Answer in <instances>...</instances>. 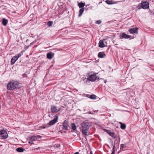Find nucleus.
<instances>
[{"instance_id":"nucleus-34","label":"nucleus","mask_w":154,"mask_h":154,"mask_svg":"<svg viewBox=\"0 0 154 154\" xmlns=\"http://www.w3.org/2000/svg\"><path fill=\"white\" fill-rule=\"evenodd\" d=\"M74 154H79V152H75Z\"/></svg>"},{"instance_id":"nucleus-15","label":"nucleus","mask_w":154,"mask_h":154,"mask_svg":"<svg viewBox=\"0 0 154 154\" xmlns=\"http://www.w3.org/2000/svg\"><path fill=\"white\" fill-rule=\"evenodd\" d=\"M17 60L18 59L15 56L13 57L11 60V63L13 64H14Z\"/></svg>"},{"instance_id":"nucleus-39","label":"nucleus","mask_w":154,"mask_h":154,"mask_svg":"<svg viewBox=\"0 0 154 154\" xmlns=\"http://www.w3.org/2000/svg\"><path fill=\"white\" fill-rule=\"evenodd\" d=\"M152 51H154V50H152Z\"/></svg>"},{"instance_id":"nucleus-7","label":"nucleus","mask_w":154,"mask_h":154,"mask_svg":"<svg viewBox=\"0 0 154 154\" xmlns=\"http://www.w3.org/2000/svg\"><path fill=\"white\" fill-rule=\"evenodd\" d=\"M61 108L60 106H57L54 105H52L51 107V112L54 113H57L59 111Z\"/></svg>"},{"instance_id":"nucleus-4","label":"nucleus","mask_w":154,"mask_h":154,"mask_svg":"<svg viewBox=\"0 0 154 154\" xmlns=\"http://www.w3.org/2000/svg\"><path fill=\"white\" fill-rule=\"evenodd\" d=\"M58 118V117L57 115H56L55 116L53 119L50 121L49 123L47 124L46 125H44L43 128L44 129L46 128L50 127L51 126L54 125L57 122Z\"/></svg>"},{"instance_id":"nucleus-5","label":"nucleus","mask_w":154,"mask_h":154,"mask_svg":"<svg viewBox=\"0 0 154 154\" xmlns=\"http://www.w3.org/2000/svg\"><path fill=\"white\" fill-rule=\"evenodd\" d=\"M8 137V134L4 130H0V137L2 139H5Z\"/></svg>"},{"instance_id":"nucleus-19","label":"nucleus","mask_w":154,"mask_h":154,"mask_svg":"<svg viewBox=\"0 0 154 154\" xmlns=\"http://www.w3.org/2000/svg\"><path fill=\"white\" fill-rule=\"evenodd\" d=\"M30 141H35L37 139V137L35 136H33L30 137Z\"/></svg>"},{"instance_id":"nucleus-26","label":"nucleus","mask_w":154,"mask_h":154,"mask_svg":"<svg viewBox=\"0 0 154 154\" xmlns=\"http://www.w3.org/2000/svg\"><path fill=\"white\" fill-rule=\"evenodd\" d=\"M106 3L108 5H110L112 4L111 1L108 0H106Z\"/></svg>"},{"instance_id":"nucleus-6","label":"nucleus","mask_w":154,"mask_h":154,"mask_svg":"<svg viewBox=\"0 0 154 154\" xmlns=\"http://www.w3.org/2000/svg\"><path fill=\"white\" fill-rule=\"evenodd\" d=\"M141 5V8L143 9H147L149 7V4L146 1H142L139 5Z\"/></svg>"},{"instance_id":"nucleus-25","label":"nucleus","mask_w":154,"mask_h":154,"mask_svg":"<svg viewBox=\"0 0 154 154\" xmlns=\"http://www.w3.org/2000/svg\"><path fill=\"white\" fill-rule=\"evenodd\" d=\"M22 54V53H20L17 54L16 56H15L16 57V58L18 59L20 57Z\"/></svg>"},{"instance_id":"nucleus-38","label":"nucleus","mask_w":154,"mask_h":154,"mask_svg":"<svg viewBox=\"0 0 154 154\" xmlns=\"http://www.w3.org/2000/svg\"><path fill=\"white\" fill-rule=\"evenodd\" d=\"M102 80V82H103L104 83V81H103V80Z\"/></svg>"},{"instance_id":"nucleus-30","label":"nucleus","mask_w":154,"mask_h":154,"mask_svg":"<svg viewBox=\"0 0 154 154\" xmlns=\"http://www.w3.org/2000/svg\"><path fill=\"white\" fill-rule=\"evenodd\" d=\"M124 144H122L121 145V147H122L123 148H124Z\"/></svg>"},{"instance_id":"nucleus-35","label":"nucleus","mask_w":154,"mask_h":154,"mask_svg":"<svg viewBox=\"0 0 154 154\" xmlns=\"http://www.w3.org/2000/svg\"><path fill=\"white\" fill-rule=\"evenodd\" d=\"M119 123L120 124H121V125H122V124H123V123H122V122H119Z\"/></svg>"},{"instance_id":"nucleus-3","label":"nucleus","mask_w":154,"mask_h":154,"mask_svg":"<svg viewBox=\"0 0 154 154\" xmlns=\"http://www.w3.org/2000/svg\"><path fill=\"white\" fill-rule=\"evenodd\" d=\"M82 132L85 136L87 135L88 131L90 127L89 124L87 122H83L81 124Z\"/></svg>"},{"instance_id":"nucleus-2","label":"nucleus","mask_w":154,"mask_h":154,"mask_svg":"<svg viewBox=\"0 0 154 154\" xmlns=\"http://www.w3.org/2000/svg\"><path fill=\"white\" fill-rule=\"evenodd\" d=\"M19 83L18 81H14L9 82L7 86V89L10 90H13L18 86Z\"/></svg>"},{"instance_id":"nucleus-16","label":"nucleus","mask_w":154,"mask_h":154,"mask_svg":"<svg viewBox=\"0 0 154 154\" xmlns=\"http://www.w3.org/2000/svg\"><path fill=\"white\" fill-rule=\"evenodd\" d=\"M84 11V8H81L79 10V17H80L81 16L82 14V13Z\"/></svg>"},{"instance_id":"nucleus-10","label":"nucleus","mask_w":154,"mask_h":154,"mask_svg":"<svg viewBox=\"0 0 154 154\" xmlns=\"http://www.w3.org/2000/svg\"><path fill=\"white\" fill-rule=\"evenodd\" d=\"M63 128L65 130H67L69 127L68 122L66 120H65L63 122Z\"/></svg>"},{"instance_id":"nucleus-40","label":"nucleus","mask_w":154,"mask_h":154,"mask_svg":"<svg viewBox=\"0 0 154 154\" xmlns=\"http://www.w3.org/2000/svg\"><path fill=\"white\" fill-rule=\"evenodd\" d=\"M115 141H116L114 142V143H115Z\"/></svg>"},{"instance_id":"nucleus-14","label":"nucleus","mask_w":154,"mask_h":154,"mask_svg":"<svg viewBox=\"0 0 154 154\" xmlns=\"http://www.w3.org/2000/svg\"><path fill=\"white\" fill-rule=\"evenodd\" d=\"M99 47L101 48H103L105 46V45L103 43V41L102 40H100L99 43Z\"/></svg>"},{"instance_id":"nucleus-23","label":"nucleus","mask_w":154,"mask_h":154,"mask_svg":"<svg viewBox=\"0 0 154 154\" xmlns=\"http://www.w3.org/2000/svg\"><path fill=\"white\" fill-rule=\"evenodd\" d=\"M71 127L72 130L73 131H75L76 130V126L74 123H72L71 124Z\"/></svg>"},{"instance_id":"nucleus-29","label":"nucleus","mask_w":154,"mask_h":154,"mask_svg":"<svg viewBox=\"0 0 154 154\" xmlns=\"http://www.w3.org/2000/svg\"><path fill=\"white\" fill-rule=\"evenodd\" d=\"M138 9H140L141 8V5H139H139L137 7V8Z\"/></svg>"},{"instance_id":"nucleus-33","label":"nucleus","mask_w":154,"mask_h":154,"mask_svg":"<svg viewBox=\"0 0 154 154\" xmlns=\"http://www.w3.org/2000/svg\"><path fill=\"white\" fill-rule=\"evenodd\" d=\"M115 145H114V146H113V151L114 150V149L115 148Z\"/></svg>"},{"instance_id":"nucleus-36","label":"nucleus","mask_w":154,"mask_h":154,"mask_svg":"<svg viewBox=\"0 0 154 154\" xmlns=\"http://www.w3.org/2000/svg\"><path fill=\"white\" fill-rule=\"evenodd\" d=\"M111 154H115L114 152L113 151Z\"/></svg>"},{"instance_id":"nucleus-13","label":"nucleus","mask_w":154,"mask_h":154,"mask_svg":"<svg viewBox=\"0 0 154 154\" xmlns=\"http://www.w3.org/2000/svg\"><path fill=\"white\" fill-rule=\"evenodd\" d=\"M98 57L100 58H103L106 56V55L104 52H100L98 54Z\"/></svg>"},{"instance_id":"nucleus-37","label":"nucleus","mask_w":154,"mask_h":154,"mask_svg":"<svg viewBox=\"0 0 154 154\" xmlns=\"http://www.w3.org/2000/svg\"><path fill=\"white\" fill-rule=\"evenodd\" d=\"M90 154H93L92 153V152L91 151Z\"/></svg>"},{"instance_id":"nucleus-12","label":"nucleus","mask_w":154,"mask_h":154,"mask_svg":"<svg viewBox=\"0 0 154 154\" xmlns=\"http://www.w3.org/2000/svg\"><path fill=\"white\" fill-rule=\"evenodd\" d=\"M54 56V54L51 52H49L47 54V57L49 59H51Z\"/></svg>"},{"instance_id":"nucleus-20","label":"nucleus","mask_w":154,"mask_h":154,"mask_svg":"<svg viewBox=\"0 0 154 154\" xmlns=\"http://www.w3.org/2000/svg\"><path fill=\"white\" fill-rule=\"evenodd\" d=\"M85 5V3L80 2L78 4V6L79 8L83 7Z\"/></svg>"},{"instance_id":"nucleus-11","label":"nucleus","mask_w":154,"mask_h":154,"mask_svg":"<svg viewBox=\"0 0 154 154\" xmlns=\"http://www.w3.org/2000/svg\"><path fill=\"white\" fill-rule=\"evenodd\" d=\"M105 131L111 137H113L115 138H116V136H114V133L112 132L111 130L105 129Z\"/></svg>"},{"instance_id":"nucleus-41","label":"nucleus","mask_w":154,"mask_h":154,"mask_svg":"<svg viewBox=\"0 0 154 154\" xmlns=\"http://www.w3.org/2000/svg\"><path fill=\"white\" fill-rule=\"evenodd\" d=\"M89 113V114H91V112H90Z\"/></svg>"},{"instance_id":"nucleus-27","label":"nucleus","mask_w":154,"mask_h":154,"mask_svg":"<svg viewBox=\"0 0 154 154\" xmlns=\"http://www.w3.org/2000/svg\"><path fill=\"white\" fill-rule=\"evenodd\" d=\"M39 147H38V148H34L33 150L36 152H40L39 151H38V150H39Z\"/></svg>"},{"instance_id":"nucleus-17","label":"nucleus","mask_w":154,"mask_h":154,"mask_svg":"<svg viewBox=\"0 0 154 154\" xmlns=\"http://www.w3.org/2000/svg\"><path fill=\"white\" fill-rule=\"evenodd\" d=\"M24 150V149L22 147H18L16 149V151L20 152H23Z\"/></svg>"},{"instance_id":"nucleus-22","label":"nucleus","mask_w":154,"mask_h":154,"mask_svg":"<svg viewBox=\"0 0 154 154\" xmlns=\"http://www.w3.org/2000/svg\"><path fill=\"white\" fill-rule=\"evenodd\" d=\"M89 98L93 100H95L96 98V96L94 94L91 95L90 96Z\"/></svg>"},{"instance_id":"nucleus-9","label":"nucleus","mask_w":154,"mask_h":154,"mask_svg":"<svg viewBox=\"0 0 154 154\" xmlns=\"http://www.w3.org/2000/svg\"><path fill=\"white\" fill-rule=\"evenodd\" d=\"M138 28L137 27L131 28L129 29V32L131 34L137 33L138 32Z\"/></svg>"},{"instance_id":"nucleus-21","label":"nucleus","mask_w":154,"mask_h":154,"mask_svg":"<svg viewBox=\"0 0 154 154\" xmlns=\"http://www.w3.org/2000/svg\"><path fill=\"white\" fill-rule=\"evenodd\" d=\"M53 22L52 21H49L47 23V25L49 27L52 26L53 25Z\"/></svg>"},{"instance_id":"nucleus-32","label":"nucleus","mask_w":154,"mask_h":154,"mask_svg":"<svg viewBox=\"0 0 154 154\" xmlns=\"http://www.w3.org/2000/svg\"><path fill=\"white\" fill-rule=\"evenodd\" d=\"M34 43H35L34 42H31V43L30 44H31V45H33Z\"/></svg>"},{"instance_id":"nucleus-31","label":"nucleus","mask_w":154,"mask_h":154,"mask_svg":"<svg viewBox=\"0 0 154 154\" xmlns=\"http://www.w3.org/2000/svg\"><path fill=\"white\" fill-rule=\"evenodd\" d=\"M29 143H31V144L33 143L32 142V141H30H30L29 142Z\"/></svg>"},{"instance_id":"nucleus-28","label":"nucleus","mask_w":154,"mask_h":154,"mask_svg":"<svg viewBox=\"0 0 154 154\" xmlns=\"http://www.w3.org/2000/svg\"><path fill=\"white\" fill-rule=\"evenodd\" d=\"M101 23V21L100 20H97L96 22V23L97 24H100Z\"/></svg>"},{"instance_id":"nucleus-18","label":"nucleus","mask_w":154,"mask_h":154,"mask_svg":"<svg viewBox=\"0 0 154 154\" xmlns=\"http://www.w3.org/2000/svg\"><path fill=\"white\" fill-rule=\"evenodd\" d=\"M8 20L5 18L3 19L2 23V24L4 26H6L8 23Z\"/></svg>"},{"instance_id":"nucleus-8","label":"nucleus","mask_w":154,"mask_h":154,"mask_svg":"<svg viewBox=\"0 0 154 154\" xmlns=\"http://www.w3.org/2000/svg\"><path fill=\"white\" fill-rule=\"evenodd\" d=\"M120 36L121 37L122 39L123 38L126 39L130 38V39H131L134 38V36L128 35L124 32L121 33Z\"/></svg>"},{"instance_id":"nucleus-24","label":"nucleus","mask_w":154,"mask_h":154,"mask_svg":"<svg viewBox=\"0 0 154 154\" xmlns=\"http://www.w3.org/2000/svg\"><path fill=\"white\" fill-rule=\"evenodd\" d=\"M126 127V125L125 124H123L122 125H121V128L122 129H124Z\"/></svg>"},{"instance_id":"nucleus-1","label":"nucleus","mask_w":154,"mask_h":154,"mask_svg":"<svg viewBox=\"0 0 154 154\" xmlns=\"http://www.w3.org/2000/svg\"><path fill=\"white\" fill-rule=\"evenodd\" d=\"M86 76L87 78H85L83 79L84 81V84H89L90 83V81L93 82L96 81V80H102L104 81L105 83L106 82V81L104 79L101 78L100 79L97 77L96 75V73L93 72H91L88 73Z\"/></svg>"}]
</instances>
